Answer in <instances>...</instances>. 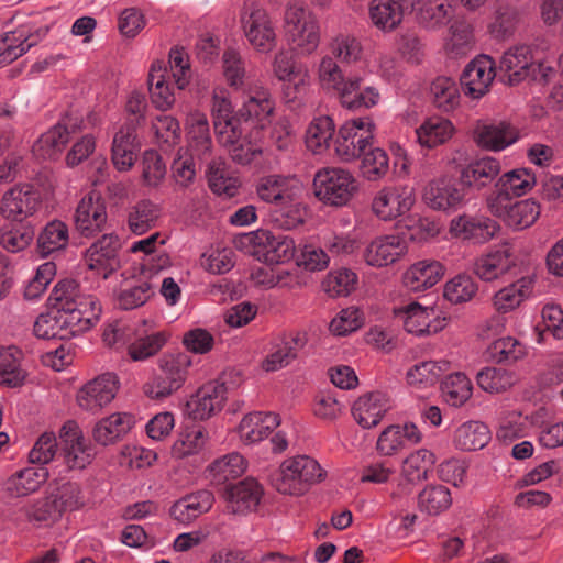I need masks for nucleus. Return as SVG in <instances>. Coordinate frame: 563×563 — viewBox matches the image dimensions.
<instances>
[{"instance_id":"1","label":"nucleus","mask_w":563,"mask_h":563,"mask_svg":"<svg viewBox=\"0 0 563 563\" xmlns=\"http://www.w3.org/2000/svg\"><path fill=\"white\" fill-rule=\"evenodd\" d=\"M48 302L53 310L74 317L77 323L87 329L93 327L101 314L99 300L92 295L84 294L74 279L58 282L49 295Z\"/></svg>"},{"instance_id":"2","label":"nucleus","mask_w":563,"mask_h":563,"mask_svg":"<svg viewBox=\"0 0 563 563\" xmlns=\"http://www.w3.org/2000/svg\"><path fill=\"white\" fill-rule=\"evenodd\" d=\"M157 365L158 372L142 385V391L152 400H164L185 385L192 360L187 353H167L158 358Z\"/></svg>"},{"instance_id":"3","label":"nucleus","mask_w":563,"mask_h":563,"mask_svg":"<svg viewBox=\"0 0 563 563\" xmlns=\"http://www.w3.org/2000/svg\"><path fill=\"white\" fill-rule=\"evenodd\" d=\"M242 383L236 369L223 371L214 380L203 384L186 402V413L194 420H207L223 409L228 394Z\"/></svg>"},{"instance_id":"4","label":"nucleus","mask_w":563,"mask_h":563,"mask_svg":"<svg viewBox=\"0 0 563 563\" xmlns=\"http://www.w3.org/2000/svg\"><path fill=\"white\" fill-rule=\"evenodd\" d=\"M236 249L266 264H282L291 261L296 253L292 238L274 234L264 229L241 234L234 239Z\"/></svg>"},{"instance_id":"5","label":"nucleus","mask_w":563,"mask_h":563,"mask_svg":"<svg viewBox=\"0 0 563 563\" xmlns=\"http://www.w3.org/2000/svg\"><path fill=\"white\" fill-rule=\"evenodd\" d=\"M323 477L324 473L314 459L299 455L280 464L272 475V485L282 494L301 496Z\"/></svg>"},{"instance_id":"6","label":"nucleus","mask_w":563,"mask_h":563,"mask_svg":"<svg viewBox=\"0 0 563 563\" xmlns=\"http://www.w3.org/2000/svg\"><path fill=\"white\" fill-rule=\"evenodd\" d=\"M283 26L292 49L299 55L312 54L320 44V27L314 14L303 3L285 7Z\"/></svg>"},{"instance_id":"7","label":"nucleus","mask_w":563,"mask_h":563,"mask_svg":"<svg viewBox=\"0 0 563 563\" xmlns=\"http://www.w3.org/2000/svg\"><path fill=\"white\" fill-rule=\"evenodd\" d=\"M356 189V179L349 170L342 168H322L316 173L313 178L316 197L330 206L346 205Z\"/></svg>"},{"instance_id":"8","label":"nucleus","mask_w":563,"mask_h":563,"mask_svg":"<svg viewBox=\"0 0 563 563\" xmlns=\"http://www.w3.org/2000/svg\"><path fill=\"white\" fill-rule=\"evenodd\" d=\"M241 26L249 44L258 53L267 54L277 45V34L268 12L256 4L244 9Z\"/></svg>"},{"instance_id":"9","label":"nucleus","mask_w":563,"mask_h":563,"mask_svg":"<svg viewBox=\"0 0 563 563\" xmlns=\"http://www.w3.org/2000/svg\"><path fill=\"white\" fill-rule=\"evenodd\" d=\"M375 124L368 117L346 121L335 139V153L345 162H351L372 146Z\"/></svg>"},{"instance_id":"10","label":"nucleus","mask_w":563,"mask_h":563,"mask_svg":"<svg viewBox=\"0 0 563 563\" xmlns=\"http://www.w3.org/2000/svg\"><path fill=\"white\" fill-rule=\"evenodd\" d=\"M275 103L271 92L263 86L249 87L244 92L242 106L238 110L240 126L264 129L271 121Z\"/></svg>"},{"instance_id":"11","label":"nucleus","mask_w":563,"mask_h":563,"mask_svg":"<svg viewBox=\"0 0 563 563\" xmlns=\"http://www.w3.org/2000/svg\"><path fill=\"white\" fill-rule=\"evenodd\" d=\"M82 120L71 114L63 117L33 144V154L43 159L56 158L69 142L70 134L81 130Z\"/></svg>"},{"instance_id":"12","label":"nucleus","mask_w":563,"mask_h":563,"mask_svg":"<svg viewBox=\"0 0 563 563\" xmlns=\"http://www.w3.org/2000/svg\"><path fill=\"white\" fill-rule=\"evenodd\" d=\"M120 379L115 373H103L85 384L77 393L78 406L88 412L98 413L117 396Z\"/></svg>"},{"instance_id":"13","label":"nucleus","mask_w":563,"mask_h":563,"mask_svg":"<svg viewBox=\"0 0 563 563\" xmlns=\"http://www.w3.org/2000/svg\"><path fill=\"white\" fill-rule=\"evenodd\" d=\"M415 201L412 188L407 186H386L375 195L372 209L379 219L388 221L409 212Z\"/></svg>"},{"instance_id":"14","label":"nucleus","mask_w":563,"mask_h":563,"mask_svg":"<svg viewBox=\"0 0 563 563\" xmlns=\"http://www.w3.org/2000/svg\"><path fill=\"white\" fill-rule=\"evenodd\" d=\"M59 438L68 468L84 470L92 462L96 452L75 421L69 420L62 427Z\"/></svg>"},{"instance_id":"15","label":"nucleus","mask_w":563,"mask_h":563,"mask_svg":"<svg viewBox=\"0 0 563 563\" xmlns=\"http://www.w3.org/2000/svg\"><path fill=\"white\" fill-rule=\"evenodd\" d=\"M263 493L261 484L252 477L235 484H229L223 490L224 511L239 516H245L255 511L261 503Z\"/></svg>"},{"instance_id":"16","label":"nucleus","mask_w":563,"mask_h":563,"mask_svg":"<svg viewBox=\"0 0 563 563\" xmlns=\"http://www.w3.org/2000/svg\"><path fill=\"white\" fill-rule=\"evenodd\" d=\"M74 222L76 231L85 238H92L103 231L107 211L101 196L95 192L86 195L76 208Z\"/></svg>"},{"instance_id":"17","label":"nucleus","mask_w":563,"mask_h":563,"mask_svg":"<svg viewBox=\"0 0 563 563\" xmlns=\"http://www.w3.org/2000/svg\"><path fill=\"white\" fill-rule=\"evenodd\" d=\"M76 321L74 317L64 316L52 309L36 318L33 332L36 338L43 340H69L89 330Z\"/></svg>"},{"instance_id":"18","label":"nucleus","mask_w":563,"mask_h":563,"mask_svg":"<svg viewBox=\"0 0 563 563\" xmlns=\"http://www.w3.org/2000/svg\"><path fill=\"white\" fill-rule=\"evenodd\" d=\"M407 253V242L399 234H386L371 241L363 251L365 263L373 267H385L396 263Z\"/></svg>"},{"instance_id":"19","label":"nucleus","mask_w":563,"mask_h":563,"mask_svg":"<svg viewBox=\"0 0 563 563\" xmlns=\"http://www.w3.org/2000/svg\"><path fill=\"white\" fill-rule=\"evenodd\" d=\"M467 196L460 180L442 177L430 181L423 190V201L434 210L461 206Z\"/></svg>"},{"instance_id":"20","label":"nucleus","mask_w":563,"mask_h":563,"mask_svg":"<svg viewBox=\"0 0 563 563\" xmlns=\"http://www.w3.org/2000/svg\"><path fill=\"white\" fill-rule=\"evenodd\" d=\"M494 77V60L488 56H481L464 68L460 78L461 87L466 96L479 99L488 91Z\"/></svg>"},{"instance_id":"21","label":"nucleus","mask_w":563,"mask_h":563,"mask_svg":"<svg viewBox=\"0 0 563 563\" xmlns=\"http://www.w3.org/2000/svg\"><path fill=\"white\" fill-rule=\"evenodd\" d=\"M534 59L536 49L531 45H515L506 51L499 64L500 70L507 75L506 81L515 86L529 78Z\"/></svg>"},{"instance_id":"22","label":"nucleus","mask_w":563,"mask_h":563,"mask_svg":"<svg viewBox=\"0 0 563 563\" xmlns=\"http://www.w3.org/2000/svg\"><path fill=\"white\" fill-rule=\"evenodd\" d=\"M120 246V240L117 235L103 234L86 251V265L107 278L109 273L115 271L120 266V261L118 258Z\"/></svg>"},{"instance_id":"23","label":"nucleus","mask_w":563,"mask_h":563,"mask_svg":"<svg viewBox=\"0 0 563 563\" xmlns=\"http://www.w3.org/2000/svg\"><path fill=\"white\" fill-rule=\"evenodd\" d=\"M501 172L498 159L483 157L470 163L460 170L459 180L467 195L481 191L490 185Z\"/></svg>"},{"instance_id":"24","label":"nucleus","mask_w":563,"mask_h":563,"mask_svg":"<svg viewBox=\"0 0 563 563\" xmlns=\"http://www.w3.org/2000/svg\"><path fill=\"white\" fill-rule=\"evenodd\" d=\"M450 228L456 236L478 244L490 241L500 230V225L490 218L467 214L453 219Z\"/></svg>"},{"instance_id":"25","label":"nucleus","mask_w":563,"mask_h":563,"mask_svg":"<svg viewBox=\"0 0 563 563\" xmlns=\"http://www.w3.org/2000/svg\"><path fill=\"white\" fill-rule=\"evenodd\" d=\"M38 205V196L31 187H14L3 195L0 212L9 220L23 221L36 211Z\"/></svg>"},{"instance_id":"26","label":"nucleus","mask_w":563,"mask_h":563,"mask_svg":"<svg viewBox=\"0 0 563 563\" xmlns=\"http://www.w3.org/2000/svg\"><path fill=\"white\" fill-rule=\"evenodd\" d=\"M515 265L512 250L508 244L492 250L477 257L473 265L474 274L485 282H492L506 274Z\"/></svg>"},{"instance_id":"27","label":"nucleus","mask_w":563,"mask_h":563,"mask_svg":"<svg viewBox=\"0 0 563 563\" xmlns=\"http://www.w3.org/2000/svg\"><path fill=\"white\" fill-rule=\"evenodd\" d=\"M211 114L219 143H230V137L235 136V129L241 126L238 112L233 113L232 103L223 90L213 92Z\"/></svg>"},{"instance_id":"28","label":"nucleus","mask_w":563,"mask_h":563,"mask_svg":"<svg viewBox=\"0 0 563 563\" xmlns=\"http://www.w3.org/2000/svg\"><path fill=\"white\" fill-rule=\"evenodd\" d=\"M390 409L387 397L379 393H369L361 396L352 407V415L364 429L377 426L385 413Z\"/></svg>"},{"instance_id":"29","label":"nucleus","mask_w":563,"mask_h":563,"mask_svg":"<svg viewBox=\"0 0 563 563\" xmlns=\"http://www.w3.org/2000/svg\"><path fill=\"white\" fill-rule=\"evenodd\" d=\"M134 416L126 412H114L100 419L93 430V440L103 446L111 445L122 440L133 428Z\"/></svg>"},{"instance_id":"30","label":"nucleus","mask_w":563,"mask_h":563,"mask_svg":"<svg viewBox=\"0 0 563 563\" xmlns=\"http://www.w3.org/2000/svg\"><path fill=\"white\" fill-rule=\"evenodd\" d=\"M48 31L49 27L47 25L35 27V24L31 22L20 25L12 32V36H14V41H16L18 44L11 43L0 53V66L10 64L25 54L31 47L45 37Z\"/></svg>"},{"instance_id":"31","label":"nucleus","mask_w":563,"mask_h":563,"mask_svg":"<svg viewBox=\"0 0 563 563\" xmlns=\"http://www.w3.org/2000/svg\"><path fill=\"white\" fill-rule=\"evenodd\" d=\"M299 187L292 180L280 175H268L262 177L256 186V192L261 200L286 206L294 201Z\"/></svg>"},{"instance_id":"32","label":"nucleus","mask_w":563,"mask_h":563,"mask_svg":"<svg viewBox=\"0 0 563 563\" xmlns=\"http://www.w3.org/2000/svg\"><path fill=\"white\" fill-rule=\"evenodd\" d=\"M444 275V266L432 260H423L411 265L404 274V285L411 291H422L433 287Z\"/></svg>"},{"instance_id":"33","label":"nucleus","mask_w":563,"mask_h":563,"mask_svg":"<svg viewBox=\"0 0 563 563\" xmlns=\"http://www.w3.org/2000/svg\"><path fill=\"white\" fill-rule=\"evenodd\" d=\"M214 497L210 490H198L177 500L170 508V516L180 523L188 525L209 511Z\"/></svg>"},{"instance_id":"34","label":"nucleus","mask_w":563,"mask_h":563,"mask_svg":"<svg viewBox=\"0 0 563 563\" xmlns=\"http://www.w3.org/2000/svg\"><path fill=\"white\" fill-rule=\"evenodd\" d=\"M280 424L279 416L273 412L246 415L238 427L240 439L246 444L262 441Z\"/></svg>"},{"instance_id":"35","label":"nucleus","mask_w":563,"mask_h":563,"mask_svg":"<svg viewBox=\"0 0 563 563\" xmlns=\"http://www.w3.org/2000/svg\"><path fill=\"white\" fill-rule=\"evenodd\" d=\"M45 466H31L20 470L3 482L4 490L11 497H21L36 492L48 478Z\"/></svg>"},{"instance_id":"36","label":"nucleus","mask_w":563,"mask_h":563,"mask_svg":"<svg viewBox=\"0 0 563 563\" xmlns=\"http://www.w3.org/2000/svg\"><path fill=\"white\" fill-rule=\"evenodd\" d=\"M395 314L402 320L404 327L409 333L423 335L438 331V328L432 325V320L435 317L433 308L422 307L418 302H410L396 309Z\"/></svg>"},{"instance_id":"37","label":"nucleus","mask_w":563,"mask_h":563,"mask_svg":"<svg viewBox=\"0 0 563 563\" xmlns=\"http://www.w3.org/2000/svg\"><path fill=\"white\" fill-rule=\"evenodd\" d=\"M368 16L374 27L390 33L401 24L404 9L397 0H372L368 4Z\"/></svg>"},{"instance_id":"38","label":"nucleus","mask_w":563,"mask_h":563,"mask_svg":"<svg viewBox=\"0 0 563 563\" xmlns=\"http://www.w3.org/2000/svg\"><path fill=\"white\" fill-rule=\"evenodd\" d=\"M475 134L478 145L490 151L504 150L518 139L516 129L506 122L478 125Z\"/></svg>"},{"instance_id":"39","label":"nucleus","mask_w":563,"mask_h":563,"mask_svg":"<svg viewBox=\"0 0 563 563\" xmlns=\"http://www.w3.org/2000/svg\"><path fill=\"white\" fill-rule=\"evenodd\" d=\"M450 371L448 361H423L411 366L406 378L410 386L428 388L439 383L441 377Z\"/></svg>"},{"instance_id":"40","label":"nucleus","mask_w":563,"mask_h":563,"mask_svg":"<svg viewBox=\"0 0 563 563\" xmlns=\"http://www.w3.org/2000/svg\"><path fill=\"white\" fill-rule=\"evenodd\" d=\"M533 279L522 277L517 282L497 291L493 298V303L498 312H509L527 299L532 292Z\"/></svg>"},{"instance_id":"41","label":"nucleus","mask_w":563,"mask_h":563,"mask_svg":"<svg viewBox=\"0 0 563 563\" xmlns=\"http://www.w3.org/2000/svg\"><path fill=\"white\" fill-rule=\"evenodd\" d=\"M490 440L487 426L481 421H466L454 432V445L462 451L483 449Z\"/></svg>"},{"instance_id":"42","label":"nucleus","mask_w":563,"mask_h":563,"mask_svg":"<svg viewBox=\"0 0 563 563\" xmlns=\"http://www.w3.org/2000/svg\"><path fill=\"white\" fill-rule=\"evenodd\" d=\"M69 241V231L66 223L60 220L48 222L37 236V252L46 257L54 252L64 250Z\"/></svg>"},{"instance_id":"43","label":"nucleus","mask_w":563,"mask_h":563,"mask_svg":"<svg viewBox=\"0 0 563 563\" xmlns=\"http://www.w3.org/2000/svg\"><path fill=\"white\" fill-rule=\"evenodd\" d=\"M418 508L429 516H437L452 505L451 490L442 484H429L418 494Z\"/></svg>"},{"instance_id":"44","label":"nucleus","mask_w":563,"mask_h":563,"mask_svg":"<svg viewBox=\"0 0 563 563\" xmlns=\"http://www.w3.org/2000/svg\"><path fill=\"white\" fill-rule=\"evenodd\" d=\"M22 352L15 346H0V385L8 387L21 386L25 373L21 368Z\"/></svg>"},{"instance_id":"45","label":"nucleus","mask_w":563,"mask_h":563,"mask_svg":"<svg viewBox=\"0 0 563 563\" xmlns=\"http://www.w3.org/2000/svg\"><path fill=\"white\" fill-rule=\"evenodd\" d=\"M518 379L516 372L501 367H485L476 375L478 386L490 394L509 390Z\"/></svg>"},{"instance_id":"46","label":"nucleus","mask_w":563,"mask_h":563,"mask_svg":"<svg viewBox=\"0 0 563 563\" xmlns=\"http://www.w3.org/2000/svg\"><path fill=\"white\" fill-rule=\"evenodd\" d=\"M430 96L434 107L443 112L453 111L460 103L459 87L446 76H439L431 82Z\"/></svg>"},{"instance_id":"47","label":"nucleus","mask_w":563,"mask_h":563,"mask_svg":"<svg viewBox=\"0 0 563 563\" xmlns=\"http://www.w3.org/2000/svg\"><path fill=\"white\" fill-rule=\"evenodd\" d=\"M434 464L435 455L429 450L420 449L405 459L401 474L407 482L416 484L428 478Z\"/></svg>"},{"instance_id":"48","label":"nucleus","mask_w":563,"mask_h":563,"mask_svg":"<svg viewBox=\"0 0 563 563\" xmlns=\"http://www.w3.org/2000/svg\"><path fill=\"white\" fill-rule=\"evenodd\" d=\"M166 69L161 66H152L148 74V90L152 103L159 110H168L175 102L174 92L170 90L169 82L166 80Z\"/></svg>"},{"instance_id":"49","label":"nucleus","mask_w":563,"mask_h":563,"mask_svg":"<svg viewBox=\"0 0 563 563\" xmlns=\"http://www.w3.org/2000/svg\"><path fill=\"white\" fill-rule=\"evenodd\" d=\"M362 79L357 76L350 78L347 88L341 92L340 100L349 109L371 108L378 103L379 93L373 87L361 89Z\"/></svg>"},{"instance_id":"50","label":"nucleus","mask_w":563,"mask_h":563,"mask_svg":"<svg viewBox=\"0 0 563 563\" xmlns=\"http://www.w3.org/2000/svg\"><path fill=\"white\" fill-rule=\"evenodd\" d=\"M452 124L442 118H430L416 130L420 145L432 148L444 143L452 135Z\"/></svg>"},{"instance_id":"51","label":"nucleus","mask_w":563,"mask_h":563,"mask_svg":"<svg viewBox=\"0 0 563 563\" xmlns=\"http://www.w3.org/2000/svg\"><path fill=\"white\" fill-rule=\"evenodd\" d=\"M541 207L533 199L516 201L504 218V222L514 230L520 231L531 227L540 217Z\"/></svg>"},{"instance_id":"52","label":"nucleus","mask_w":563,"mask_h":563,"mask_svg":"<svg viewBox=\"0 0 563 563\" xmlns=\"http://www.w3.org/2000/svg\"><path fill=\"white\" fill-rule=\"evenodd\" d=\"M442 397L446 404L460 407L472 396V383L463 373H453L441 383Z\"/></svg>"},{"instance_id":"53","label":"nucleus","mask_w":563,"mask_h":563,"mask_svg":"<svg viewBox=\"0 0 563 563\" xmlns=\"http://www.w3.org/2000/svg\"><path fill=\"white\" fill-rule=\"evenodd\" d=\"M333 133L334 123L330 117L316 118L306 131V145L313 153H322L329 147Z\"/></svg>"},{"instance_id":"54","label":"nucleus","mask_w":563,"mask_h":563,"mask_svg":"<svg viewBox=\"0 0 563 563\" xmlns=\"http://www.w3.org/2000/svg\"><path fill=\"white\" fill-rule=\"evenodd\" d=\"M159 217V208L150 200H141L132 207L128 223L135 234H143L155 227Z\"/></svg>"},{"instance_id":"55","label":"nucleus","mask_w":563,"mask_h":563,"mask_svg":"<svg viewBox=\"0 0 563 563\" xmlns=\"http://www.w3.org/2000/svg\"><path fill=\"white\" fill-rule=\"evenodd\" d=\"M245 128L235 129V136L230 137V143H220L224 146L231 158L241 165L251 164L256 156L261 155L262 148L254 142L247 140L243 134Z\"/></svg>"},{"instance_id":"56","label":"nucleus","mask_w":563,"mask_h":563,"mask_svg":"<svg viewBox=\"0 0 563 563\" xmlns=\"http://www.w3.org/2000/svg\"><path fill=\"white\" fill-rule=\"evenodd\" d=\"M452 0H428L418 12L419 23L428 29H437L449 22L452 16Z\"/></svg>"},{"instance_id":"57","label":"nucleus","mask_w":563,"mask_h":563,"mask_svg":"<svg viewBox=\"0 0 563 563\" xmlns=\"http://www.w3.org/2000/svg\"><path fill=\"white\" fill-rule=\"evenodd\" d=\"M245 470V460L241 454L236 452H232L216 460L209 466V472L212 476V479L218 483H224L230 479H234L241 476Z\"/></svg>"},{"instance_id":"58","label":"nucleus","mask_w":563,"mask_h":563,"mask_svg":"<svg viewBox=\"0 0 563 563\" xmlns=\"http://www.w3.org/2000/svg\"><path fill=\"white\" fill-rule=\"evenodd\" d=\"M318 78L323 89L333 90L341 97L351 77L345 78L336 62L331 56H324L318 67Z\"/></svg>"},{"instance_id":"59","label":"nucleus","mask_w":563,"mask_h":563,"mask_svg":"<svg viewBox=\"0 0 563 563\" xmlns=\"http://www.w3.org/2000/svg\"><path fill=\"white\" fill-rule=\"evenodd\" d=\"M29 522L37 526H48L58 520L62 515L49 496L37 499L20 509Z\"/></svg>"},{"instance_id":"60","label":"nucleus","mask_w":563,"mask_h":563,"mask_svg":"<svg viewBox=\"0 0 563 563\" xmlns=\"http://www.w3.org/2000/svg\"><path fill=\"white\" fill-rule=\"evenodd\" d=\"M49 497L60 510V515L65 511L78 509L84 505L81 489L77 483L65 482L57 485L49 494Z\"/></svg>"},{"instance_id":"61","label":"nucleus","mask_w":563,"mask_h":563,"mask_svg":"<svg viewBox=\"0 0 563 563\" xmlns=\"http://www.w3.org/2000/svg\"><path fill=\"white\" fill-rule=\"evenodd\" d=\"M365 150L362 161V173L371 181L383 178L389 170V158L387 153L379 147Z\"/></svg>"},{"instance_id":"62","label":"nucleus","mask_w":563,"mask_h":563,"mask_svg":"<svg viewBox=\"0 0 563 563\" xmlns=\"http://www.w3.org/2000/svg\"><path fill=\"white\" fill-rule=\"evenodd\" d=\"M167 342L163 332H153L145 336H140L128 347L130 357L135 361H145L155 355Z\"/></svg>"},{"instance_id":"63","label":"nucleus","mask_w":563,"mask_h":563,"mask_svg":"<svg viewBox=\"0 0 563 563\" xmlns=\"http://www.w3.org/2000/svg\"><path fill=\"white\" fill-rule=\"evenodd\" d=\"M489 357L496 363H514L525 355L523 345L511 336L500 338L488 347Z\"/></svg>"},{"instance_id":"64","label":"nucleus","mask_w":563,"mask_h":563,"mask_svg":"<svg viewBox=\"0 0 563 563\" xmlns=\"http://www.w3.org/2000/svg\"><path fill=\"white\" fill-rule=\"evenodd\" d=\"M477 292V285L471 276L457 275L445 284L443 296L451 303L470 301Z\"/></svg>"}]
</instances>
